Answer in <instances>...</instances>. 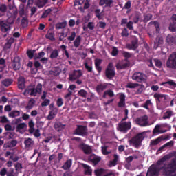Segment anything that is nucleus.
I'll list each match as a JSON object with an SVG mask.
<instances>
[{"label":"nucleus","mask_w":176,"mask_h":176,"mask_svg":"<svg viewBox=\"0 0 176 176\" xmlns=\"http://www.w3.org/2000/svg\"><path fill=\"white\" fill-rule=\"evenodd\" d=\"M108 85H111V84L101 83L96 85V93H98L99 96H101V94H102V91H104V90H106V89H108Z\"/></svg>","instance_id":"dca6fc26"},{"label":"nucleus","mask_w":176,"mask_h":176,"mask_svg":"<svg viewBox=\"0 0 176 176\" xmlns=\"http://www.w3.org/2000/svg\"><path fill=\"white\" fill-rule=\"evenodd\" d=\"M115 75H116V72H115V67H113V63H109L107 65V67L105 69V76L107 79L110 80L115 78Z\"/></svg>","instance_id":"7ed1b4c3"},{"label":"nucleus","mask_w":176,"mask_h":176,"mask_svg":"<svg viewBox=\"0 0 176 176\" xmlns=\"http://www.w3.org/2000/svg\"><path fill=\"white\" fill-rule=\"evenodd\" d=\"M82 75V70H74V72L69 76V80H70V82H74V80L79 79Z\"/></svg>","instance_id":"f8f14e48"},{"label":"nucleus","mask_w":176,"mask_h":176,"mask_svg":"<svg viewBox=\"0 0 176 176\" xmlns=\"http://www.w3.org/2000/svg\"><path fill=\"white\" fill-rule=\"evenodd\" d=\"M175 115V113L173 110H171V109H168L166 112L164 113L162 119H164V120H166L167 119H171V118H173V116H174Z\"/></svg>","instance_id":"aec40b11"},{"label":"nucleus","mask_w":176,"mask_h":176,"mask_svg":"<svg viewBox=\"0 0 176 176\" xmlns=\"http://www.w3.org/2000/svg\"><path fill=\"white\" fill-rule=\"evenodd\" d=\"M78 96L82 97V98H86L87 97V91L85 89H81L78 92Z\"/></svg>","instance_id":"de8ad7c7"},{"label":"nucleus","mask_w":176,"mask_h":176,"mask_svg":"<svg viewBox=\"0 0 176 176\" xmlns=\"http://www.w3.org/2000/svg\"><path fill=\"white\" fill-rule=\"evenodd\" d=\"M166 67L170 69H176V52L169 56L166 60Z\"/></svg>","instance_id":"39448f33"},{"label":"nucleus","mask_w":176,"mask_h":176,"mask_svg":"<svg viewBox=\"0 0 176 176\" xmlns=\"http://www.w3.org/2000/svg\"><path fill=\"white\" fill-rule=\"evenodd\" d=\"M50 105V100L49 99H44V101L41 103V107H47Z\"/></svg>","instance_id":"338daca9"},{"label":"nucleus","mask_w":176,"mask_h":176,"mask_svg":"<svg viewBox=\"0 0 176 176\" xmlns=\"http://www.w3.org/2000/svg\"><path fill=\"white\" fill-rule=\"evenodd\" d=\"M167 43L171 45V43H174L175 38L172 35H168L166 39Z\"/></svg>","instance_id":"a18cd8bd"},{"label":"nucleus","mask_w":176,"mask_h":176,"mask_svg":"<svg viewBox=\"0 0 176 176\" xmlns=\"http://www.w3.org/2000/svg\"><path fill=\"white\" fill-rule=\"evenodd\" d=\"M104 8H112L113 6V0H100L99 6H104Z\"/></svg>","instance_id":"f3484780"},{"label":"nucleus","mask_w":176,"mask_h":176,"mask_svg":"<svg viewBox=\"0 0 176 176\" xmlns=\"http://www.w3.org/2000/svg\"><path fill=\"white\" fill-rule=\"evenodd\" d=\"M130 65L129 63H125L123 64H117L116 65V68L117 69H125V68H127V67H129Z\"/></svg>","instance_id":"a19ab883"},{"label":"nucleus","mask_w":176,"mask_h":176,"mask_svg":"<svg viewBox=\"0 0 176 176\" xmlns=\"http://www.w3.org/2000/svg\"><path fill=\"white\" fill-rule=\"evenodd\" d=\"M25 127H27L26 123L23 122L21 124H19L16 126V133H20V131H21V130H23V129H25Z\"/></svg>","instance_id":"ea45409f"},{"label":"nucleus","mask_w":176,"mask_h":176,"mask_svg":"<svg viewBox=\"0 0 176 176\" xmlns=\"http://www.w3.org/2000/svg\"><path fill=\"white\" fill-rule=\"evenodd\" d=\"M47 2L48 0H36V5L38 8H43Z\"/></svg>","instance_id":"c9c22d12"},{"label":"nucleus","mask_w":176,"mask_h":176,"mask_svg":"<svg viewBox=\"0 0 176 176\" xmlns=\"http://www.w3.org/2000/svg\"><path fill=\"white\" fill-rule=\"evenodd\" d=\"M107 96L112 98V97H115V93L112 89H107L103 93L102 98H107Z\"/></svg>","instance_id":"c85d7f7f"},{"label":"nucleus","mask_w":176,"mask_h":176,"mask_svg":"<svg viewBox=\"0 0 176 176\" xmlns=\"http://www.w3.org/2000/svg\"><path fill=\"white\" fill-rule=\"evenodd\" d=\"M139 86H141V85L137 82H128L126 87V89H137V87H139Z\"/></svg>","instance_id":"e433bc0d"},{"label":"nucleus","mask_w":176,"mask_h":176,"mask_svg":"<svg viewBox=\"0 0 176 176\" xmlns=\"http://www.w3.org/2000/svg\"><path fill=\"white\" fill-rule=\"evenodd\" d=\"M146 78V76L142 72H135L132 76L133 80H135L139 83L145 82Z\"/></svg>","instance_id":"9d476101"},{"label":"nucleus","mask_w":176,"mask_h":176,"mask_svg":"<svg viewBox=\"0 0 176 176\" xmlns=\"http://www.w3.org/2000/svg\"><path fill=\"white\" fill-rule=\"evenodd\" d=\"M16 145H17V140H11L10 142H8L9 148H14Z\"/></svg>","instance_id":"6e6d98bb"},{"label":"nucleus","mask_w":176,"mask_h":176,"mask_svg":"<svg viewBox=\"0 0 176 176\" xmlns=\"http://www.w3.org/2000/svg\"><path fill=\"white\" fill-rule=\"evenodd\" d=\"M133 21L135 24H138V21H140V14H135L133 18Z\"/></svg>","instance_id":"052dcab7"},{"label":"nucleus","mask_w":176,"mask_h":176,"mask_svg":"<svg viewBox=\"0 0 176 176\" xmlns=\"http://www.w3.org/2000/svg\"><path fill=\"white\" fill-rule=\"evenodd\" d=\"M154 63L155 67H157V68H160L162 65V60H160V59L154 58Z\"/></svg>","instance_id":"5fc2aeb1"},{"label":"nucleus","mask_w":176,"mask_h":176,"mask_svg":"<svg viewBox=\"0 0 176 176\" xmlns=\"http://www.w3.org/2000/svg\"><path fill=\"white\" fill-rule=\"evenodd\" d=\"M89 129L87 126L77 125V128L74 131L76 135H80L81 137H87L89 134Z\"/></svg>","instance_id":"20e7f679"},{"label":"nucleus","mask_w":176,"mask_h":176,"mask_svg":"<svg viewBox=\"0 0 176 176\" xmlns=\"http://www.w3.org/2000/svg\"><path fill=\"white\" fill-rule=\"evenodd\" d=\"M72 166V160H68L62 166V168H63V170H69V168H71Z\"/></svg>","instance_id":"4c0bfd02"},{"label":"nucleus","mask_w":176,"mask_h":176,"mask_svg":"<svg viewBox=\"0 0 176 176\" xmlns=\"http://www.w3.org/2000/svg\"><path fill=\"white\" fill-rule=\"evenodd\" d=\"M6 10H8V6H6V4L0 5V12L1 13H6Z\"/></svg>","instance_id":"4d7b16f0"},{"label":"nucleus","mask_w":176,"mask_h":176,"mask_svg":"<svg viewBox=\"0 0 176 176\" xmlns=\"http://www.w3.org/2000/svg\"><path fill=\"white\" fill-rule=\"evenodd\" d=\"M163 43V40L161 38H156L155 41L154 42L155 46L159 47Z\"/></svg>","instance_id":"e2e57ef3"},{"label":"nucleus","mask_w":176,"mask_h":176,"mask_svg":"<svg viewBox=\"0 0 176 176\" xmlns=\"http://www.w3.org/2000/svg\"><path fill=\"white\" fill-rule=\"evenodd\" d=\"M131 8V1L129 0L124 6L123 9H126L129 10V9Z\"/></svg>","instance_id":"bf43d9fd"},{"label":"nucleus","mask_w":176,"mask_h":176,"mask_svg":"<svg viewBox=\"0 0 176 176\" xmlns=\"http://www.w3.org/2000/svg\"><path fill=\"white\" fill-rule=\"evenodd\" d=\"M21 24L23 27H27L28 25V20L27 17H23L21 20Z\"/></svg>","instance_id":"69168bd1"},{"label":"nucleus","mask_w":176,"mask_h":176,"mask_svg":"<svg viewBox=\"0 0 176 176\" xmlns=\"http://www.w3.org/2000/svg\"><path fill=\"white\" fill-rule=\"evenodd\" d=\"M42 93V84L39 83L35 86V85H30L23 91V95L25 96H31L32 97H36L38 94Z\"/></svg>","instance_id":"f03ea898"},{"label":"nucleus","mask_w":176,"mask_h":176,"mask_svg":"<svg viewBox=\"0 0 176 176\" xmlns=\"http://www.w3.org/2000/svg\"><path fill=\"white\" fill-rule=\"evenodd\" d=\"M76 36V33L75 32H72L71 35L67 38L68 41H72L75 40Z\"/></svg>","instance_id":"0e129e2a"},{"label":"nucleus","mask_w":176,"mask_h":176,"mask_svg":"<svg viewBox=\"0 0 176 176\" xmlns=\"http://www.w3.org/2000/svg\"><path fill=\"white\" fill-rule=\"evenodd\" d=\"M144 140V134L139 133L135 137H133L132 139L130 140V143L133 144V145L137 147L140 146V144Z\"/></svg>","instance_id":"0eeeda50"},{"label":"nucleus","mask_w":176,"mask_h":176,"mask_svg":"<svg viewBox=\"0 0 176 176\" xmlns=\"http://www.w3.org/2000/svg\"><path fill=\"white\" fill-rule=\"evenodd\" d=\"M80 42H82V37L80 36H78L74 41V47L78 48L79 46H80Z\"/></svg>","instance_id":"58836bf2"},{"label":"nucleus","mask_w":176,"mask_h":176,"mask_svg":"<svg viewBox=\"0 0 176 176\" xmlns=\"http://www.w3.org/2000/svg\"><path fill=\"white\" fill-rule=\"evenodd\" d=\"M58 54H59L58 50L55 49L52 51L50 57V58H52V60H53L54 58H57V57H58Z\"/></svg>","instance_id":"c03bdc74"},{"label":"nucleus","mask_w":176,"mask_h":176,"mask_svg":"<svg viewBox=\"0 0 176 176\" xmlns=\"http://www.w3.org/2000/svg\"><path fill=\"white\" fill-rule=\"evenodd\" d=\"M155 101L157 102H164L167 100V96L166 94L155 93L153 95Z\"/></svg>","instance_id":"2eb2a0df"},{"label":"nucleus","mask_w":176,"mask_h":176,"mask_svg":"<svg viewBox=\"0 0 176 176\" xmlns=\"http://www.w3.org/2000/svg\"><path fill=\"white\" fill-rule=\"evenodd\" d=\"M13 83V79L12 78H5L1 81V85L5 87H9V86H12Z\"/></svg>","instance_id":"cd10ccee"},{"label":"nucleus","mask_w":176,"mask_h":176,"mask_svg":"<svg viewBox=\"0 0 176 176\" xmlns=\"http://www.w3.org/2000/svg\"><path fill=\"white\" fill-rule=\"evenodd\" d=\"M52 12V9L49 8L43 12V13L41 15V19H46L49 14Z\"/></svg>","instance_id":"09e8293b"},{"label":"nucleus","mask_w":176,"mask_h":176,"mask_svg":"<svg viewBox=\"0 0 176 176\" xmlns=\"http://www.w3.org/2000/svg\"><path fill=\"white\" fill-rule=\"evenodd\" d=\"M171 156L170 155H164L162 158L160 159L155 164H152L148 169L146 175L148 176H159L160 175V171L162 170V174L164 176H173V170H170L173 168L171 164H164V162L170 160Z\"/></svg>","instance_id":"f257e3e1"},{"label":"nucleus","mask_w":176,"mask_h":176,"mask_svg":"<svg viewBox=\"0 0 176 176\" xmlns=\"http://www.w3.org/2000/svg\"><path fill=\"white\" fill-rule=\"evenodd\" d=\"M152 20V14H147L144 15L143 21L144 23H148V21Z\"/></svg>","instance_id":"3c124183"},{"label":"nucleus","mask_w":176,"mask_h":176,"mask_svg":"<svg viewBox=\"0 0 176 176\" xmlns=\"http://www.w3.org/2000/svg\"><path fill=\"white\" fill-rule=\"evenodd\" d=\"M34 65L36 69H34L33 72H34V74H36V72H38V69H39V68L41 67V63L36 60L34 62Z\"/></svg>","instance_id":"8fccbe9b"},{"label":"nucleus","mask_w":176,"mask_h":176,"mask_svg":"<svg viewBox=\"0 0 176 176\" xmlns=\"http://www.w3.org/2000/svg\"><path fill=\"white\" fill-rule=\"evenodd\" d=\"M54 127L56 131H63L65 129V124H63L60 122H56L54 123Z\"/></svg>","instance_id":"bb28decb"},{"label":"nucleus","mask_w":176,"mask_h":176,"mask_svg":"<svg viewBox=\"0 0 176 176\" xmlns=\"http://www.w3.org/2000/svg\"><path fill=\"white\" fill-rule=\"evenodd\" d=\"M122 56L125 57V58H130L131 57V54L130 52H127L126 51L122 52Z\"/></svg>","instance_id":"774afa93"},{"label":"nucleus","mask_w":176,"mask_h":176,"mask_svg":"<svg viewBox=\"0 0 176 176\" xmlns=\"http://www.w3.org/2000/svg\"><path fill=\"white\" fill-rule=\"evenodd\" d=\"M25 87V78L23 76H20L18 78V88L19 90H23Z\"/></svg>","instance_id":"b1692460"},{"label":"nucleus","mask_w":176,"mask_h":176,"mask_svg":"<svg viewBox=\"0 0 176 176\" xmlns=\"http://www.w3.org/2000/svg\"><path fill=\"white\" fill-rule=\"evenodd\" d=\"M81 166L84 168L85 175H88V176L93 175V169H91V166H90L86 164H81Z\"/></svg>","instance_id":"a211bd4d"},{"label":"nucleus","mask_w":176,"mask_h":176,"mask_svg":"<svg viewBox=\"0 0 176 176\" xmlns=\"http://www.w3.org/2000/svg\"><path fill=\"white\" fill-rule=\"evenodd\" d=\"M120 101L118 103V108H124L126 107V95L121 94L119 96Z\"/></svg>","instance_id":"6ab92c4d"},{"label":"nucleus","mask_w":176,"mask_h":176,"mask_svg":"<svg viewBox=\"0 0 176 176\" xmlns=\"http://www.w3.org/2000/svg\"><path fill=\"white\" fill-rule=\"evenodd\" d=\"M126 48L129 49V50H135V49L138 48V38L134 37L131 44L126 45Z\"/></svg>","instance_id":"4468645a"},{"label":"nucleus","mask_w":176,"mask_h":176,"mask_svg":"<svg viewBox=\"0 0 176 176\" xmlns=\"http://www.w3.org/2000/svg\"><path fill=\"white\" fill-rule=\"evenodd\" d=\"M11 66L14 71L20 70V68H21L20 56H14V58L11 60Z\"/></svg>","instance_id":"6e6552de"},{"label":"nucleus","mask_w":176,"mask_h":176,"mask_svg":"<svg viewBox=\"0 0 176 176\" xmlns=\"http://www.w3.org/2000/svg\"><path fill=\"white\" fill-rule=\"evenodd\" d=\"M36 102V101L35 100V99L34 98H30L28 102V105L25 106V110L30 111V109H32V108H34V107H35Z\"/></svg>","instance_id":"393cba45"},{"label":"nucleus","mask_w":176,"mask_h":176,"mask_svg":"<svg viewBox=\"0 0 176 176\" xmlns=\"http://www.w3.org/2000/svg\"><path fill=\"white\" fill-rule=\"evenodd\" d=\"M107 171H108V169H104V168H99L94 170L95 175L96 176H101L102 174H107Z\"/></svg>","instance_id":"f704fd0d"},{"label":"nucleus","mask_w":176,"mask_h":176,"mask_svg":"<svg viewBox=\"0 0 176 176\" xmlns=\"http://www.w3.org/2000/svg\"><path fill=\"white\" fill-rule=\"evenodd\" d=\"M78 148H80V151H82L85 155H91V153H93V148H91V146L85 143L80 144L78 145Z\"/></svg>","instance_id":"9b49d317"},{"label":"nucleus","mask_w":176,"mask_h":176,"mask_svg":"<svg viewBox=\"0 0 176 176\" xmlns=\"http://www.w3.org/2000/svg\"><path fill=\"white\" fill-rule=\"evenodd\" d=\"M162 138H157L155 140H151L150 142V147L156 146V145H158V144L162 142Z\"/></svg>","instance_id":"473e14b6"},{"label":"nucleus","mask_w":176,"mask_h":176,"mask_svg":"<svg viewBox=\"0 0 176 176\" xmlns=\"http://www.w3.org/2000/svg\"><path fill=\"white\" fill-rule=\"evenodd\" d=\"M0 28L3 32L10 31V25L7 24L5 21H0Z\"/></svg>","instance_id":"5701e85b"},{"label":"nucleus","mask_w":176,"mask_h":176,"mask_svg":"<svg viewBox=\"0 0 176 176\" xmlns=\"http://www.w3.org/2000/svg\"><path fill=\"white\" fill-rule=\"evenodd\" d=\"M122 36L127 38L129 36V30H127V28H124L122 30V32L121 33Z\"/></svg>","instance_id":"680f3d73"},{"label":"nucleus","mask_w":176,"mask_h":176,"mask_svg":"<svg viewBox=\"0 0 176 176\" xmlns=\"http://www.w3.org/2000/svg\"><path fill=\"white\" fill-rule=\"evenodd\" d=\"M57 116V114H55L54 113H52V111H49V114L47 116V120H53V119H54V118H56V116Z\"/></svg>","instance_id":"603ef678"},{"label":"nucleus","mask_w":176,"mask_h":176,"mask_svg":"<svg viewBox=\"0 0 176 176\" xmlns=\"http://www.w3.org/2000/svg\"><path fill=\"white\" fill-rule=\"evenodd\" d=\"M45 38L50 41H52V42L56 41V38H54V32L52 30H49L45 34Z\"/></svg>","instance_id":"7c9ffc66"},{"label":"nucleus","mask_w":176,"mask_h":176,"mask_svg":"<svg viewBox=\"0 0 176 176\" xmlns=\"http://www.w3.org/2000/svg\"><path fill=\"white\" fill-rule=\"evenodd\" d=\"M29 126V133L30 134H34V131H35V124L34 123V121L30 120L28 123Z\"/></svg>","instance_id":"72a5a7b5"},{"label":"nucleus","mask_w":176,"mask_h":176,"mask_svg":"<svg viewBox=\"0 0 176 176\" xmlns=\"http://www.w3.org/2000/svg\"><path fill=\"white\" fill-rule=\"evenodd\" d=\"M8 116L9 118H17V116H20V111L14 110L8 114Z\"/></svg>","instance_id":"37998d69"},{"label":"nucleus","mask_w":176,"mask_h":176,"mask_svg":"<svg viewBox=\"0 0 176 176\" xmlns=\"http://www.w3.org/2000/svg\"><path fill=\"white\" fill-rule=\"evenodd\" d=\"M84 66L85 69H87V72H93V62L89 63L87 61H85L84 63Z\"/></svg>","instance_id":"2f4dec72"},{"label":"nucleus","mask_w":176,"mask_h":176,"mask_svg":"<svg viewBox=\"0 0 176 176\" xmlns=\"http://www.w3.org/2000/svg\"><path fill=\"white\" fill-rule=\"evenodd\" d=\"M135 122L136 124H138L140 127H146V126H149V121H148V116H146L137 118Z\"/></svg>","instance_id":"1a4fd4ad"},{"label":"nucleus","mask_w":176,"mask_h":176,"mask_svg":"<svg viewBox=\"0 0 176 176\" xmlns=\"http://www.w3.org/2000/svg\"><path fill=\"white\" fill-rule=\"evenodd\" d=\"M34 144H35V142H34V140H32V138H30L25 139L24 141L25 148L28 150L33 148Z\"/></svg>","instance_id":"412c9836"},{"label":"nucleus","mask_w":176,"mask_h":176,"mask_svg":"<svg viewBox=\"0 0 176 176\" xmlns=\"http://www.w3.org/2000/svg\"><path fill=\"white\" fill-rule=\"evenodd\" d=\"M162 126V125L160 124H157L155 125L153 131V135H156V134L159 133V134H163V133H166V131H162L160 130V127Z\"/></svg>","instance_id":"c756f323"},{"label":"nucleus","mask_w":176,"mask_h":176,"mask_svg":"<svg viewBox=\"0 0 176 176\" xmlns=\"http://www.w3.org/2000/svg\"><path fill=\"white\" fill-rule=\"evenodd\" d=\"M89 162H91L94 166H97L100 162H101V157L96 155V154H91L88 157Z\"/></svg>","instance_id":"ddd939ff"},{"label":"nucleus","mask_w":176,"mask_h":176,"mask_svg":"<svg viewBox=\"0 0 176 176\" xmlns=\"http://www.w3.org/2000/svg\"><path fill=\"white\" fill-rule=\"evenodd\" d=\"M66 27H67L66 21L60 22L56 25V30H63V28H65Z\"/></svg>","instance_id":"79ce46f5"},{"label":"nucleus","mask_w":176,"mask_h":176,"mask_svg":"<svg viewBox=\"0 0 176 176\" xmlns=\"http://www.w3.org/2000/svg\"><path fill=\"white\" fill-rule=\"evenodd\" d=\"M160 85V86H164L165 87H176V82H175L173 80H168V81L162 82Z\"/></svg>","instance_id":"4be33fe9"},{"label":"nucleus","mask_w":176,"mask_h":176,"mask_svg":"<svg viewBox=\"0 0 176 176\" xmlns=\"http://www.w3.org/2000/svg\"><path fill=\"white\" fill-rule=\"evenodd\" d=\"M13 155H14V153H12V152H10V151H6V153L5 154V157H9V156H10L9 160H12V162H13V159H14V157H13Z\"/></svg>","instance_id":"864d4df0"},{"label":"nucleus","mask_w":176,"mask_h":176,"mask_svg":"<svg viewBox=\"0 0 176 176\" xmlns=\"http://www.w3.org/2000/svg\"><path fill=\"white\" fill-rule=\"evenodd\" d=\"M131 129V122H121L118 124V130L121 133L126 134Z\"/></svg>","instance_id":"423d86ee"},{"label":"nucleus","mask_w":176,"mask_h":176,"mask_svg":"<svg viewBox=\"0 0 176 176\" xmlns=\"http://www.w3.org/2000/svg\"><path fill=\"white\" fill-rule=\"evenodd\" d=\"M49 75L50 76H52V78H53L54 76L56 77V76H58V75H60V72H58V71L56 69L50 70Z\"/></svg>","instance_id":"49530a36"},{"label":"nucleus","mask_w":176,"mask_h":176,"mask_svg":"<svg viewBox=\"0 0 176 176\" xmlns=\"http://www.w3.org/2000/svg\"><path fill=\"white\" fill-rule=\"evenodd\" d=\"M168 164H170L172 168L170 169V171H173L172 173V176H176V160L175 158H173L171 161L168 163Z\"/></svg>","instance_id":"a878e982"},{"label":"nucleus","mask_w":176,"mask_h":176,"mask_svg":"<svg viewBox=\"0 0 176 176\" xmlns=\"http://www.w3.org/2000/svg\"><path fill=\"white\" fill-rule=\"evenodd\" d=\"M118 54H119V50H118V47H113V50H112V52H111V55L113 57H116V56H118Z\"/></svg>","instance_id":"13d9d810"}]
</instances>
